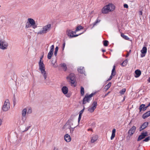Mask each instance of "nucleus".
<instances>
[{"label": "nucleus", "mask_w": 150, "mask_h": 150, "mask_svg": "<svg viewBox=\"0 0 150 150\" xmlns=\"http://www.w3.org/2000/svg\"><path fill=\"white\" fill-rule=\"evenodd\" d=\"M39 66V68L44 78L45 79L47 78V73L45 71V65L43 63V62L39 61L38 63Z\"/></svg>", "instance_id": "f257e3e1"}, {"label": "nucleus", "mask_w": 150, "mask_h": 150, "mask_svg": "<svg viewBox=\"0 0 150 150\" xmlns=\"http://www.w3.org/2000/svg\"><path fill=\"white\" fill-rule=\"evenodd\" d=\"M10 108V103L8 99L6 100L4 105L2 108V109L4 111H8Z\"/></svg>", "instance_id": "f03ea898"}, {"label": "nucleus", "mask_w": 150, "mask_h": 150, "mask_svg": "<svg viewBox=\"0 0 150 150\" xmlns=\"http://www.w3.org/2000/svg\"><path fill=\"white\" fill-rule=\"evenodd\" d=\"M8 46L7 42L5 40L1 39L0 40V49L5 50L7 49Z\"/></svg>", "instance_id": "7ed1b4c3"}, {"label": "nucleus", "mask_w": 150, "mask_h": 150, "mask_svg": "<svg viewBox=\"0 0 150 150\" xmlns=\"http://www.w3.org/2000/svg\"><path fill=\"white\" fill-rule=\"evenodd\" d=\"M67 79H69L71 81V84H74L76 80V76L74 74L71 73L69 76H67Z\"/></svg>", "instance_id": "20e7f679"}, {"label": "nucleus", "mask_w": 150, "mask_h": 150, "mask_svg": "<svg viewBox=\"0 0 150 150\" xmlns=\"http://www.w3.org/2000/svg\"><path fill=\"white\" fill-rule=\"evenodd\" d=\"M74 31H73L71 30H68L67 31V33L68 35V36H69L71 38L74 37H76L78 36L79 35H80L81 34L83 33V32L78 35H74Z\"/></svg>", "instance_id": "39448f33"}, {"label": "nucleus", "mask_w": 150, "mask_h": 150, "mask_svg": "<svg viewBox=\"0 0 150 150\" xmlns=\"http://www.w3.org/2000/svg\"><path fill=\"white\" fill-rule=\"evenodd\" d=\"M148 136V132L146 131L144 132H142L141 134L139 135L137 139V141H139L141 140L144 138Z\"/></svg>", "instance_id": "423d86ee"}, {"label": "nucleus", "mask_w": 150, "mask_h": 150, "mask_svg": "<svg viewBox=\"0 0 150 150\" xmlns=\"http://www.w3.org/2000/svg\"><path fill=\"white\" fill-rule=\"evenodd\" d=\"M28 23L32 27L35 29L37 27V25L35 23V21L31 18H29L28 19Z\"/></svg>", "instance_id": "0eeeda50"}, {"label": "nucleus", "mask_w": 150, "mask_h": 150, "mask_svg": "<svg viewBox=\"0 0 150 150\" xmlns=\"http://www.w3.org/2000/svg\"><path fill=\"white\" fill-rule=\"evenodd\" d=\"M91 99L89 96L88 94H86L83 98L82 101L83 104H85L87 103H89Z\"/></svg>", "instance_id": "6e6552de"}, {"label": "nucleus", "mask_w": 150, "mask_h": 150, "mask_svg": "<svg viewBox=\"0 0 150 150\" xmlns=\"http://www.w3.org/2000/svg\"><path fill=\"white\" fill-rule=\"evenodd\" d=\"M136 128L134 126H133L131 128L129 129L128 132V134L129 135L132 136L135 132Z\"/></svg>", "instance_id": "1a4fd4ad"}, {"label": "nucleus", "mask_w": 150, "mask_h": 150, "mask_svg": "<svg viewBox=\"0 0 150 150\" xmlns=\"http://www.w3.org/2000/svg\"><path fill=\"white\" fill-rule=\"evenodd\" d=\"M149 125L148 122H145L144 123L139 127V131L141 132L147 127Z\"/></svg>", "instance_id": "9d476101"}, {"label": "nucleus", "mask_w": 150, "mask_h": 150, "mask_svg": "<svg viewBox=\"0 0 150 150\" xmlns=\"http://www.w3.org/2000/svg\"><path fill=\"white\" fill-rule=\"evenodd\" d=\"M141 53L142 54H141V56L142 57H144L146 55L147 52V48L146 47H143L141 51Z\"/></svg>", "instance_id": "9b49d317"}, {"label": "nucleus", "mask_w": 150, "mask_h": 150, "mask_svg": "<svg viewBox=\"0 0 150 150\" xmlns=\"http://www.w3.org/2000/svg\"><path fill=\"white\" fill-rule=\"evenodd\" d=\"M109 8L108 5L104 6L102 9V13L103 14L107 13L109 11Z\"/></svg>", "instance_id": "f8f14e48"}, {"label": "nucleus", "mask_w": 150, "mask_h": 150, "mask_svg": "<svg viewBox=\"0 0 150 150\" xmlns=\"http://www.w3.org/2000/svg\"><path fill=\"white\" fill-rule=\"evenodd\" d=\"M73 120V118L71 117L65 124L64 126H67V125H70L71 126L73 125V123L72 121Z\"/></svg>", "instance_id": "ddd939ff"}, {"label": "nucleus", "mask_w": 150, "mask_h": 150, "mask_svg": "<svg viewBox=\"0 0 150 150\" xmlns=\"http://www.w3.org/2000/svg\"><path fill=\"white\" fill-rule=\"evenodd\" d=\"M51 27V25L50 24H48L47 25L44 26L43 27L42 29H43L45 32L47 33V32L50 30Z\"/></svg>", "instance_id": "4468645a"}, {"label": "nucleus", "mask_w": 150, "mask_h": 150, "mask_svg": "<svg viewBox=\"0 0 150 150\" xmlns=\"http://www.w3.org/2000/svg\"><path fill=\"white\" fill-rule=\"evenodd\" d=\"M62 91L64 94L66 95L68 92V89L67 86H64L62 88Z\"/></svg>", "instance_id": "2eb2a0df"}, {"label": "nucleus", "mask_w": 150, "mask_h": 150, "mask_svg": "<svg viewBox=\"0 0 150 150\" xmlns=\"http://www.w3.org/2000/svg\"><path fill=\"white\" fill-rule=\"evenodd\" d=\"M150 116V110L144 113L142 115V117L144 119Z\"/></svg>", "instance_id": "dca6fc26"}, {"label": "nucleus", "mask_w": 150, "mask_h": 150, "mask_svg": "<svg viewBox=\"0 0 150 150\" xmlns=\"http://www.w3.org/2000/svg\"><path fill=\"white\" fill-rule=\"evenodd\" d=\"M64 139L67 142H70L71 140V138L69 135L68 134H66L64 136Z\"/></svg>", "instance_id": "f3484780"}, {"label": "nucleus", "mask_w": 150, "mask_h": 150, "mask_svg": "<svg viewBox=\"0 0 150 150\" xmlns=\"http://www.w3.org/2000/svg\"><path fill=\"white\" fill-rule=\"evenodd\" d=\"M145 105L144 104H142L140 105L139 108V111L138 112V114H141V112L142 110L143 111H145V110H144V107H145Z\"/></svg>", "instance_id": "a211bd4d"}, {"label": "nucleus", "mask_w": 150, "mask_h": 150, "mask_svg": "<svg viewBox=\"0 0 150 150\" xmlns=\"http://www.w3.org/2000/svg\"><path fill=\"white\" fill-rule=\"evenodd\" d=\"M107 5L110 8L109 9L110 11H112L115 9V6L112 4H109Z\"/></svg>", "instance_id": "6ab92c4d"}, {"label": "nucleus", "mask_w": 150, "mask_h": 150, "mask_svg": "<svg viewBox=\"0 0 150 150\" xmlns=\"http://www.w3.org/2000/svg\"><path fill=\"white\" fill-rule=\"evenodd\" d=\"M98 136L97 135H94L91 138V142L93 143L96 142L98 139Z\"/></svg>", "instance_id": "aec40b11"}, {"label": "nucleus", "mask_w": 150, "mask_h": 150, "mask_svg": "<svg viewBox=\"0 0 150 150\" xmlns=\"http://www.w3.org/2000/svg\"><path fill=\"white\" fill-rule=\"evenodd\" d=\"M78 71L81 74H83L85 72L84 68L83 67H80L78 68Z\"/></svg>", "instance_id": "412c9836"}, {"label": "nucleus", "mask_w": 150, "mask_h": 150, "mask_svg": "<svg viewBox=\"0 0 150 150\" xmlns=\"http://www.w3.org/2000/svg\"><path fill=\"white\" fill-rule=\"evenodd\" d=\"M135 73L136 74V75L135 76L136 77H139L141 75V71L140 70L138 69L136 70L135 71Z\"/></svg>", "instance_id": "4be33fe9"}, {"label": "nucleus", "mask_w": 150, "mask_h": 150, "mask_svg": "<svg viewBox=\"0 0 150 150\" xmlns=\"http://www.w3.org/2000/svg\"><path fill=\"white\" fill-rule=\"evenodd\" d=\"M60 66L62 68L63 70L64 71H66L67 70V68L66 64L64 63L61 64Z\"/></svg>", "instance_id": "5701e85b"}, {"label": "nucleus", "mask_w": 150, "mask_h": 150, "mask_svg": "<svg viewBox=\"0 0 150 150\" xmlns=\"http://www.w3.org/2000/svg\"><path fill=\"white\" fill-rule=\"evenodd\" d=\"M53 51L52 50H50L49 52L48 53L47 55V58L49 59H50L53 54Z\"/></svg>", "instance_id": "b1692460"}, {"label": "nucleus", "mask_w": 150, "mask_h": 150, "mask_svg": "<svg viewBox=\"0 0 150 150\" xmlns=\"http://www.w3.org/2000/svg\"><path fill=\"white\" fill-rule=\"evenodd\" d=\"M115 65H114L112 69V75H113V76H114L116 74V71L115 70Z\"/></svg>", "instance_id": "393cba45"}, {"label": "nucleus", "mask_w": 150, "mask_h": 150, "mask_svg": "<svg viewBox=\"0 0 150 150\" xmlns=\"http://www.w3.org/2000/svg\"><path fill=\"white\" fill-rule=\"evenodd\" d=\"M100 20L98 19H97V20H96V21L94 22L91 25H93V26L92 27V28L93 27H94V26L96 25L97 23H99L100 22Z\"/></svg>", "instance_id": "a878e982"}, {"label": "nucleus", "mask_w": 150, "mask_h": 150, "mask_svg": "<svg viewBox=\"0 0 150 150\" xmlns=\"http://www.w3.org/2000/svg\"><path fill=\"white\" fill-rule=\"evenodd\" d=\"M80 92L81 95V96H83L84 93V88L82 86L81 87Z\"/></svg>", "instance_id": "bb28decb"}, {"label": "nucleus", "mask_w": 150, "mask_h": 150, "mask_svg": "<svg viewBox=\"0 0 150 150\" xmlns=\"http://www.w3.org/2000/svg\"><path fill=\"white\" fill-rule=\"evenodd\" d=\"M121 36L123 38L126 40H128L129 39V38L127 36L125 35L124 34L121 33Z\"/></svg>", "instance_id": "cd10ccee"}, {"label": "nucleus", "mask_w": 150, "mask_h": 150, "mask_svg": "<svg viewBox=\"0 0 150 150\" xmlns=\"http://www.w3.org/2000/svg\"><path fill=\"white\" fill-rule=\"evenodd\" d=\"M27 112V110L26 108H24L22 111V114L23 117H25L26 113Z\"/></svg>", "instance_id": "c85d7f7f"}, {"label": "nucleus", "mask_w": 150, "mask_h": 150, "mask_svg": "<svg viewBox=\"0 0 150 150\" xmlns=\"http://www.w3.org/2000/svg\"><path fill=\"white\" fill-rule=\"evenodd\" d=\"M83 27L81 25H79L77 27L76 29V31H78L82 29H83Z\"/></svg>", "instance_id": "c756f323"}, {"label": "nucleus", "mask_w": 150, "mask_h": 150, "mask_svg": "<svg viewBox=\"0 0 150 150\" xmlns=\"http://www.w3.org/2000/svg\"><path fill=\"white\" fill-rule=\"evenodd\" d=\"M127 59L125 60L121 64V66L122 67L125 66L127 65Z\"/></svg>", "instance_id": "7c9ffc66"}, {"label": "nucleus", "mask_w": 150, "mask_h": 150, "mask_svg": "<svg viewBox=\"0 0 150 150\" xmlns=\"http://www.w3.org/2000/svg\"><path fill=\"white\" fill-rule=\"evenodd\" d=\"M111 85V83L110 82L105 86V89L106 91L110 87Z\"/></svg>", "instance_id": "2f4dec72"}, {"label": "nucleus", "mask_w": 150, "mask_h": 150, "mask_svg": "<svg viewBox=\"0 0 150 150\" xmlns=\"http://www.w3.org/2000/svg\"><path fill=\"white\" fill-rule=\"evenodd\" d=\"M92 107L96 109L97 105V103L96 101H94L92 104Z\"/></svg>", "instance_id": "473e14b6"}, {"label": "nucleus", "mask_w": 150, "mask_h": 150, "mask_svg": "<svg viewBox=\"0 0 150 150\" xmlns=\"http://www.w3.org/2000/svg\"><path fill=\"white\" fill-rule=\"evenodd\" d=\"M126 91V89L125 88H123L120 91L119 93L120 94L123 95L125 93Z\"/></svg>", "instance_id": "72a5a7b5"}, {"label": "nucleus", "mask_w": 150, "mask_h": 150, "mask_svg": "<svg viewBox=\"0 0 150 150\" xmlns=\"http://www.w3.org/2000/svg\"><path fill=\"white\" fill-rule=\"evenodd\" d=\"M96 109L95 108L92 107L91 108H89L88 109V110L90 112H93L94 110Z\"/></svg>", "instance_id": "f704fd0d"}, {"label": "nucleus", "mask_w": 150, "mask_h": 150, "mask_svg": "<svg viewBox=\"0 0 150 150\" xmlns=\"http://www.w3.org/2000/svg\"><path fill=\"white\" fill-rule=\"evenodd\" d=\"M109 42L108 40H105L103 41V45L105 46H107L108 45Z\"/></svg>", "instance_id": "c9c22d12"}, {"label": "nucleus", "mask_w": 150, "mask_h": 150, "mask_svg": "<svg viewBox=\"0 0 150 150\" xmlns=\"http://www.w3.org/2000/svg\"><path fill=\"white\" fill-rule=\"evenodd\" d=\"M59 48L57 46L56 47L54 52V55L56 56L57 55V52Z\"/></svg>", "instance_id": "e433bc0d"}, {"label": "nucleus", "mask_w": 150, "mask_h": 150, "mask_svg": "<svg viewBox=\"0 0 150 150\" xmlns=\"http://www.w3.org/2000/svg\"><path fill=\"white\" fill-rule=\"evenodd\" d=\"M46 33L44 31V30L42 29L38 33V34H43Z\"/></svg>", "instance_id": "4c0bfd02"}, {"label": "nucleus", "mask_w": 150, "mask_h": 150, "mask_svg": "<svg viewBox=\"0 0 150 150\" xmlns=\"http://www.w3.org/2000/svg\"><path fill=\"white\" fill-rule=\"evenodd\" d=\"M13 106H15V105L16 104V99L15 95H14V96H13Z\"/></svg>", "instance_id": "58836bf2"}, {"label": "nucleus", "mask_w": 150, "mask_h": 150, "mask_svg": "<svg viewBox=\"0 0 150 150\" xmlns=\"http://www.w3.org/2000/svg\"><path fill=\"white\" fill-rule=\"evenodd\" d=\"M150 140V137L148 136V137L144 139L143 140V142H147L149 141Z\"/></svg>", "instance_id": "ea45409f"}, {"label": "nucleus", "mask_w": 150, "mask_h": 150, "mask_svg": "<svg viewBox=\"0 0 150 150\" xmlns=\"http://www.w3.org/2000/svg\"><path fill=\"white\" fill-rule=\"evenodd\" d=\"M32 112V110L31 108H28L27 110V113L30 114Z\"/></svg>", "instance_id": "a19ab883"}, {"label": "nucleus", "mask_w": 150, "mask_h": 150, "mask_svg": "<svg viewBox=\"0 0 150 150\" xmlns=\"http://www.w3.org/2000/svg\"><path fill=\"white\" fill-rule=\"evenodd\" d=\"M28 22H27L26 24L25 25V28H29L30 27H32L31 25H30L29 23H28Z\"/></svg>", "instance_id": "79ce46f5"}, {"label": "nucleus", "mask_w": 150, "mask_h": 150, "mask_svg": "<svg viewBox=\"0 0 150 150\" xmlns=\"http://www.w3.org/2000/svg\"><path fill=\"white\" fill-rule=\"evenodd\" d=\"M96 93V92H95L93 93H92L89 95H88L89 96L91 99L92 97Z\"/></svg>", "instance_id": "37998d69"}, {"label": "nucleus", "mask_w": 150, "mask_h": 150, "mask_svg": "<svg viewBox=\"0 0 150 150\" xmlns=\"http://www.w3.org/2000/svg\"><path fill=\"white\" fill-rule=\"evenodd\" d=\"M75 127L74 128H71L70 129V133L71 134H72L73 132L74 131V128H75Z\"/></svg>", "instance_id": "c03bdc74"}, {"label": "nucleus", "mask_w": 150, "mask_h": 150, "mask_svg": "<svg viewBox=\"0 0 150 150\" xmlns=\"http://www.w3.org/2000/svg\"><path fill=\"white\" fill-rule=\"evenodd\" d=\"M45 80V82L46 83V84L47 85H49L50 84V81L49 80H48L47 79H46Z\"/></svg>", "instance_id": "a18cd8bd"}, {"label": "nucleus", "mask_w": 150, "mask_h": 150, "mask_svg": "<svg viewBox=\"0 0 150 150\" xmlns=\"http://www.w3.org/2000/svg\"><path fill=\"white\" fill-rule=\"evenodd\" d=\"M115 136V134L112 133V135L110 137V139L111 140H112Z\"/></svg>", "instance_id": "49530a36"}, {"label": "nucleus", "mask_w": 150, "mask_h": 150, "mask_svg": "<svg viewBox=\"0 0 150 150\" xmlns=\"http://www.w3.org/2000/svg\"><path fill=\"white\" fill-rule=\"evenodd\" d=\"M81 116H82V114H79V117L78 119V121L79 122V121H80V120H81Z\"/></svg>", "instance_id": "de8ad7c7"}, {"label": "nucleus", "mask_w": 150, "mask_h": 150, "mask_svg": "<svg viewBox=\"0 0 150 150\" xmlns=\"http://www.w3.org/2000/svg\"><path fill=\"white\" fill-rule=\"evenodd\" d=\"M149 106H150V102L148 104V105L147 106H146V107L145 106L144 107V110H146L147 109V108Z\"/></svg>", "instance_id": "09e8293b"}, {"label": "nucleus", "mask_w": 150, "mask_h": 150, "mask_svg": "<svg viewBox=\"0 0 150 150\" xmlns=\"http://www.w3.org/2000/svg\"><path fill=\"white\" fill-rule=\"evenodd\" d=\"M85 109V107L84 106H83V109H82L80 112H79V114H82L83 113V112L84 110Z\"/></svg>", "instance_id": "8fccbe9b"}, {"label": "nucleus", "mask_w": 150, "mask_h": 150, "mask_svg": "<svg viewBox=\"0 0 150 150\" xmlns=\"http://www.w3.org/2000/svg\"><path fill=\"white\" fill-rule=\"evenodd\" d=\"M30 126H28L27 127H26L25 129V130H24V132H25V131H28V129L30 128Z\"/></svg>", "instance_id": "3c124183"}, {"label": "nucleus", "mask_w": 150, "mask_h": 150, "mask_svg": "<svg viewBox=\"0 0 150 150\" xmlns=\"http://www.w3.org/2000/svg\"><path fill=\"white\" fill-rule=\"evenodd\" d=\"M131 50H130L128 52L126 57H128L129 56V53H131Z\"/></svg>", "instance_id": "603ef678"}, {"label": "nucleus", "mask_w": 150, "mask_h": 150, "mask_svg": "<svg viewBox=\"0 0 150 150\" xmlns=\"http://www.w3.org/2000/svg\"><path fill=\"white\" fill-rule=\"evenodd\" d=\"M57 60L56 59H55V61L54 60H52V64H53V66H54L55 63L56 62Z\"/></svg>", "instance_id": "864d4df0"}, {"label": "nucleus", "mask_w": 150, "mask_h": 150, "mask_svg": "<svg viewBox=\"0 0 150 150\" xmlns=\"http://www.w3.org/2000/svg\"><path fill=\"white\" fill-rule=\"evenodd\" d=\"M112 74H111V75L110 76L109 78L107 80V81H109L110 80L112 79Z\"/></svg>", "instance_id": "5fc2aeb1"}, {"label": "nucleus", "mask_w": 150, "mask_h": 150, "mask_svg": "<svg viewBox=\"0 0 150 150\" xmlns=\"http://www.w3.org/2000/svg\"><path fill=\"white\" fill-rule=\"evenodd\" d=\"M44 57V54H43L42 55L41 57L40 58V60L39 61L40 62H43V61H42V59Z\"/></svg>", "instance_id": "6e6d98bb"}, {"label": "nucleus", "mask_w": 150, "mask_h": 150, "mask_svg": "<svg viewBox=\"0 0 150 150\" xmlns=\"http://www.w3.org/2000/svg\"><path fill=\"white\" fill-rule=\"evenodd\" d=\"M123 6H124V7L125 8H128V6L127 4H124Z\"/></svg>", "instance_id": "4d7b16f0"}, {"label": "nucleus", "mask_w": 150, "mask_h": 150, "mask_svg": "<svg viewBox=\"0 0 150 150\" xmlns=\"http://www.w3.org/2000/svg\"><path fill=\"white\" fill-rule=\"evenodd\" d=\"M54 46L53 45H52L51 47V49L50 50H52L53 51H54Z\"/></svg>", "instance_id": "13d9d810"}, {"label": "nucleus", "mask_w": 150, "mask_h": 150, "mask_svg": "<svg viewBox=\"0 0 150 150\" xmlns=\"http://www.w3.org/2000/svg\"><path fill=\"white\" fill-rule=\"evenodd\" d=\"M65 42H64L63 44V46H62V50H64V47H65Z\"/></svg>", "instance_id": "bf43d9fd"}, {"label": "nucleus", "mask_w": 150, "mask_h": 150, "mask_svg": "<svg viewBox=\"0 0 150 150\" xmlns=\"http://www.w3.org/2000/svg\"><path fill=\"white\" fill-rule=\"evenodd\" d=\"M115 132L116 129L115 128L113 129L112 131V133L115 134Z\"/></svg>", "instance_id": "052dcab7"}, {"label": "nucleus", "mask_w": 150, "mask_h": 150, "mask_svg": "<svg viewBox=\"0 0 150 150\" xmlns=\"http://www.w3.org/2000/svg\"><path fill=\"white\" fill-rule=\"evenodd\" d=\"M110 92L109 91L106 93L104 97H106L110 93Z\"/></svg>", "instance_id": "680f3d73"}, {"label": "nucleus", "mask_w": 150, "mask_h": 150, "mask_svg": "<svg viewBox=\"0 0 150 150\" xmlns=\"http://www.w3.org/2000/svg\"><path fill=\"white\" fill-rule=\"evenodd\" d=\"M142 11H140L139 12V14L140 15H142Z\"/></svg>", "instance_id": "e2e57ef3"}, {"label": "nucleus", "mask_w": 150, "mask_h": 150, "mask_svg": "<svg viewBox=\"0 0 150 150\" xmlns=\"http://www.w3.org/2000/svg\"><path fill=\"white\" fill-rule=\"evenodd\" d=\"M68 128L69 129V130L72 128L71 126L70 125H68Z\"/></svg>", "instance_id": "0e129e2a"}, {"label": "nucleus", "mask_w": 150, "mask_h": 150, "mask_svg": "<svg viewBox=\"0 0 150 150\" xmlns=\"http://www.w3.org/2000/svg\"><path fill=\"white\" fill-rule=\"evenodd\" d=\"M66 96L67 97H69L70 96V95L68 94L66 95Z\"/></svg>", "instance_id": "69168bd1"}, {"label": "nucleus", "mask_w": 150, "mask_h": 150, "mask_svg": "<svg viewBox=\"0 0 150 150\" xmlns=\"http://www.w3.org/2000/svg\"><path fill=\"white\" fill-rule=\"evenodd\" d=\"M2 120L0 119V126L2 124Z\"/></svg>", "instance_id": "338daca9"}, {"label": "nucleus", "mask_w": 150, "mask_h": 150, "mask_svg": "<svg viewBox=\"0 0 150 150\" xmlns=\"http://www.w3.org/2000/svg\"><path fill=\"white\" fill-rule=\"evenodd\" d=\"M148 81L150 83V77L149 78Z\"/></svg>", "instance_id": "774afa93"}]
</instances>
